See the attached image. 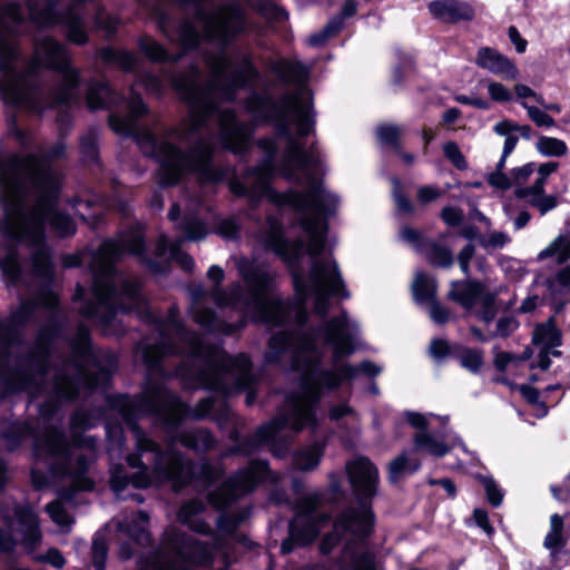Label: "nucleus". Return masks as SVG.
Returning <instances> with one entry per match:
<instances>
[{
	"label": "nucleus",
	"mask_w": 570,
	"mask_h": 570,
	"mask_svg": "<svg viewBox=\"0 0 570 570\" xmlns=\"http://www.w3.org/2000/svg\"><path fill=\"white\" fill-rule=\"evenodd\" d=\"M306 253L308 254V263L312 265L309 282L315 296L314 311L324 316L330 309V296L348 298L350 292L345 288L337 263L334 259L330 256H322L323 252Z\"/></svg>",
	"instance_id": "obj_15"
},
{
	"label": "nucleus",
	"mask_w": 570,
	"mask_h": 570,
	"mask_svg": "<svg viewBox=\"0 0 570 570\" xmlns=\"http://www.w3.org/2000/svg\"><path fill=\"white\" fill-rule=\"evenodd\" d=\"M443 151L445 157L451 160V163L458 168V169H464L466 168V161L461 153L459 146L455 142H446L443 147Z\"/></svg>",
	"instance_id": "obj_52"
},
{
	"label": "nucleus",
	"mask_w": 570,
	"mask_h": 570,
	"mask_svg": "<svg viewBox=\"0 0 570 570\" xmlns=\"http://www.w3.org/2000/svg\"><path fill=\"white\" fill-rule=\"evenodd\" d=\"M149 515L145 511L131 513L119 520L118 530L126 533L140 546L151 543V533L148 530Z\"/></svg>",
	"instance_id": "obj_26"
},
{
	"label": "nucleus",
	"mask_w": 570,
	"mask_h": 570,
	"mask_svg": "<svg viewBox=\"0 0 570 570\" xmlns=\"http://www.w3.org/2000/svg\"><path fill=\"white\" fill-rule=\"evenodd\" d=\"M265 154L264 159L256 167L249 169L242 179L229 180V189L236 196H246L255 204L269 193V181L275 170V158L278 150L276 138L266 137L257 142Z\"/></svg>",
	"instance_id": "obj_16"
},
{
	"label": "nucleus",
	"mask_w": 570,
	"mask_h": 570,
	"mask_svg": "<svg viewBox=\"0 0 570 570\" xmlns=\"http://www.w3.org/2000/svg\"><path fill=\"white\" fill-rule=\"evenodd\" d=\"M137 259L146 265L151 272L163 274L168 269L170 262H175L180 267L190 272L194 267V259L186 252H169L170 256H166L167 252H129Z\"/></svg>",
	"instance_id": "obj_21"
},
{
	"label": "nucleus",
	"mask_w": 570,
	"mask_h": 570,
	"mask_svg": "<svg viewBox=\"0 0 570 570\" xmlns=\"http://www.w3.org/2000/svg\"><path fill=\"white\" fill-rule=\"evenodd\" d=\"M404 416L406 421L415 429L421 430V432L426 431L429 426V416H434L433 414L424 415L417 412L406 411L404 412Z\"/></svg>",
	"instance_id": "obj_62"
},
{
	"label": "nucleus",
	"mask_w": 570,
	"mask_h": 570,
	"mask_svg": "<svg viewBox=\"0 0 570 570\" xmlns=\"http://www.w3.org/2000/svg\"><path fill=\"white\" fill-rule=\"evenodd\" d=\"M535 148L541 155L549 157L563 156L568 150L563 140L546 136H542L538 139Z\"/></svg>",
	"instance_id": "obj_41"
},
{
	"label": "nucleus",
	"mask_w": 570,
	"mask_h": 570,
	"mask_svg": "<svg viewBox=\"0 0 570 570\" xmlns=\"http://www.w3.org/2000/svg\"><path fill=\"white\" fill-rule=\"evenodd\" d=\"M535 170L534 163H528L521 167H515L510 171V175L503 173V170L495 169L488 176V183L498 189L508 190L511 187L524 188L523 185L529 180L530 176Z\"/></svg>",
	"instance_id": "obj_25"
},
{
	"label": "nucleus",
	"mask_w": 570,
	"mask_h": 570,
	"mask_svg": "<svg viewBox=\"0 0 570 570\" xmlns=\"http://www.w3.org/2000/svg\"><path fill=\"white\" fill-rule=\"evenodd\" d=\"M243 522L242 515H220L217 522L218 529L222 532L232 534L236 531L239 524Z\"/></svg>",
	"instance_id": "obj_60"
},
{
	"label": "nucleus",
	"mask_w": 570,
	"mask_h": 570,
	"mask_svg": "<svg viewBox=\"0 0 570 570\" xmlns=\"http://www.w3.org/2000/svg\"><path fill=\"white\" fill-rule=\"evenodd\" d=\"M238 271L244 278L247 289L239 284H233L226 289L220 287L224 271L218 265H212L207 278L213 282L210 288L202 284L189 287V312L195 323L208 332L233 334L245 326V322L228 324L220 321L215 312L205 306L212 299L218 307H236L249 314L255 322L268 326H278L287 322L292 314V305L282 299L276 293L271 274L262 266L240 261Z\"/></svg>",
	"instance_id": "obj_6"
},
{
	"label": "nucleus",
	"mask_w": 570,
	"mask_h": 570,
	"mask_svg": "<svg viewBox=\"0 0 570 570\" xmlns=\"http://www.w3.org/2000/svg\"><path fill=\"white\" fill-rule=\"evenodd\" d=\"M107 558V544L102 538H95L92 542V564L96 570H104Z\"/></svg>",
	"instance_id": "obj_49"
},
{
	"label": "nucleus",
	"mask_w": 570,
	"mask_h": 570,
	"mask_svg": "<svg viewBox=\"0 0 570 570\" xmlns=\"http://www.w3.org/2000/svg\"><path fill=\"white\" fill-rule=\"evenodd\" d=\"M426 307L429 308L430 317L434 323L442 325L450 321V311L445 306L439 304L436 301Z\"/></svg>",
	"instance_id": "obj_58"
},
{
	"label": "nucleus",
	"mask_w": 570,
	"mask_h": 570,
	"mask_svg": "<svg viewBox=\"0 0 570 570\" xmlns=\"http://www.w3.org/2000/svg\"><path fill=\"white\" fill-rule=\"evenodd\" d=\"M137 352L141 353V360L147 367V382L141 394L137 397L106 396L108 410L118 413L132 431L136 451L127 456V462L131 468L137 469V472L128 475L124 466H116L111 472L110 488L118 498H121V492L128 484H132L136 489H146L167 481L173 482L177 489L194 480H199L206 487L213 484L224 474L222 465H214L208 460H203L200 463L191 462L175 448L177 441L196 452L213 449L217 441L208 430L203 428L185 430L163 449L136 424L139 417L153 415L169 432L188 415L187 405L168 391L163 382L154 380V377L165 376L161 360L167 354L156 342L149 341L140 342Z\"/></svg>",
	"instance_id": "obj_1"
},
{
	"label": "nucleus",
	"mask_w": 570,
	"mask_h": 570,
	"mask_svg": "<svg viewBox=\"0 0 570 570\" xmlns=\"http://www.w3.org/2000/svg\"><path fill=\"white\" fill-rule=\"evenodd\" d=\"M521 106L527 109L529 118L538 126V127H553L556 125L554 119L549 116L546 111L534 107L529 106L525 101L521 102Z\"/></svg>",
	"instance_id": "obj_46"
},
{
	"label": "nucleus",
	"mask_w": 570,
	"mask_h": 570,
	"mask_svg": "<svg viewBox=\"0 0 570 570\" xmlns=\"http://www.w3.org/2000/svg\"><path fill=\"white\" fill-rule=\"evenodd\" d=\"M67 476L70 479L71 489L62 492L60 500L52 501V502L48 503L46 507V510L49 513L51 520L60 527H70L73 522L72 518L69 515V513L63 508L61 500L70 501L71 495L69 492L71 490L72 491H83L82 489L78 488L73 483L72 476H70V475H67ZM92 489H94V485L91 487V489H88L87 491L92 490Z\"/></svg>",
	"instance_id": "obj_33"
},
{
	"label": "nucleus",
	"mask_w": 570,
	"mask_h": 570,
	"mask_svg": "<svg viewBox=\"0 0 570 570\" xmlns=\"http://www.w3.org/2000/svg\"><path fill=\"white\" fill-rule=\"evenodd\" d=\"M475 63L504 79L513 80L519 76L517 66L508 57L490 47H481L478 50Z\"/></svg>",
	"instance_id": "obj_22"
},
{
	"label": "nucleus",
	"mask_w": 570,
	"mask_h": 570,
	"mask_svg": "<svg viewBox=\"0 0 570 570\" xmlns=\"http://www.w3.org/2000/svg\"><path fill=\"white\" fill-rule=\"evenodd\" d=\"M181 238L185 240H199L207 235L206 225L194 215H186L180 224Z\"/></svg>",
	"instance_id": "obj_40"
},
{
	"label": "nucleus",
	"mask_w": 570,
	"mask_h": 570,
	"mask_svg": "<svg viewBox=\"0 0 570 570\" xmlns=\"http://www.w3.org/2000/svg\"><path fill=\"white\" fill-rule=\"evenodd\" d=\"M532 343L538 348V355L535 361L531 363V367H539L542 371L548 370L551 364L550 357L561 356V352L557 347L562 344V337L553 317L534 328Z\"/></svg>",
	"instance_id": "obj_20"
},
{
	"label": "nucleus",
	"mask_w": 570,
	"mask_h": 570,
	"mask_svg": "<svg viewBox=\"0 0 570 570\" xmlns=\"http://www.w3.org/2000/svg\"><path fill=\"white\" fill-rule=\"evenodd\" d=\"M220 540L206 543L176 528L165 531L163 547L144 562L139 570H191V564L210 566Z\"/></svg>",
	"instance_id": "obj_11"
},
{
	"label": "nucleus",
	"mask_w": 570,
	"mask_h": 570,
	"mask_svg": "<svg viewBox=\"0 0 570 570\" xmlns=\"http://www.w3.org/2000/svg\"><path fill=\"white\" fill-rule=\"evenodd\" d=\"M401 134L402 129L397 125H381L376 128V137L383 145L391 146L395 151L401 149Z\"/></svg>",
	"instance_id": "obj_42"
},
{
	"label": "nucleus",
	"mask_w": 570,
	"mask_h": 570,
	"mask_svg": "<svg viewBox=\"0 0 570 570\" xmlns=\"http://www.w3.org/2000/svg\"><path fill=\"white\" fill-rule=\"evenodd\" d=\"M146 317L154 324L158 334L156 342L167 354H186L190 367L179 366L176 374L195 380L199 386L208 389L225 399L234 393L248 390L245 402L250 406L256 401L252 362L244 354L230 356L219 345L205 343L195 333L186 331L178 317L177 306H171L166 320H157L151 314Z\"/></svg>",
	"instance_id": "obj_7"
},
{
	"label": "nucleus",
	"mask_w": 570,
	"mask_h": 570,
	"mask_svg": "<svg viewBox=\"0 0 570 570\" xmlns=\"http://www.w3.org/2000/svg\"><path fill=\"white\" fill-rule=\"evenodd\" d=\"M547 177L540 176L535 179L533 185L528 186L525 188H517L514 190V195L517 198L523 199L528 198L529 196L534 195H542L544 194V184H546Z\"/></svg>",
	"instance_id": "obj_55"
},
{
	"label": "nucleus",
	"mask_w": 570,
	"mask_h": 570,
	"mask_svg": "<svg viewBox=\"0 0 570 570\" xmlns=\"http://www.w3.org/2000/svg\"><path fill=\"white\" fill-rule=\"evenodd\" d=\"M413 443L414 450L425 451L438 458L444 456L450 451V446L444 441L436 439L426 431L416 433L413 438Z\"/></svg>",
	"instance_id": "obj_36"
},
{
	"label": "nucleus",
	"mask_w": 570,
	"mask_h": 570,
	"mask_svg": "<svg viewBox=\"0 0 570 570\" xmlns=\"http://www.w3.org/2000/svg\"><path fill=\"white\" fill-rule=\"evenodd\" d=\"M99 57L105 63H111L126 72L135 70L138 66V58L130 51L119 50L112 47H105L99 50Z\"/></svg>",
	"instance_id": "obj_34"
},
{
	"label": "nucleus",
	"mask_w": 570,
	"mask_h": 570,
	"mask_svg": "<svg viewBox=\"0 0 570 570\" xmlns=\"http://www.w3.org/2000/svg\"><path fill=\"white\" fill-rule=\"evenodd\" d=\"M262 242L266 245V249H289L284 236V228L279 220L273 216L266 219Z\"/></svg>",
	"instance_id": "obj_35"
},
{
	"label": "nucleus",
	"mask_w": 570,
	"mask_h": 570,
	"mask_svg": "<svg viewBox=\"0 0 570 570\" xmlns=\"http://www.w3.org/2000/svg\"><path fill=\"white\" fill-rule=\"evenodd\" d=\"M97 249H145V230L141 225L121 229L116 238L106 239Z\"/></svg>",
	"instance_id": "obj_28"
},
{
	"label": "nucleus",
	"mask_w": 570,
	"mask_h": 570,
	"mask_svg": "<svg viewBox=\"0 0 570 570\" xmlns=\"http://www.w3.org/2000/svg\"><path fill=\"white\" fill-rule=\"evenodd\" d=\"M421 466V462L412 452H403L389 464V479L392 483L415 473Z\"/></svg>",
	"instance_id": "obj_31"
},
{
	"label": "nucleus",
	"mask_w": 570,
	"mask_h": 570,
	"mask_svg": "<svg viewBox=\"0 0 570 570\" xmlns=\"http://www.w3.org/2000/svg\"><path fill=\"white\" fill-rule=\"evenodd\" d=\"M138 47L140 51L151 61H167V60H177V58H173L166 49L155 41L149 36H142L138 40Z\"/></svg>",
	"instance_id": "obj_39"
},
{
	"label": "nucleus",
	"mask_w": 570,
	"mask_h": 570,
	"mask_svg": "<svg viewBox=\"0 0 570 570\" xmlns=\"http://www.w3.org/2000/svg\"><path fill=\"white\" fill-rule=\"evenodd\" d=\"M508 240L509 237L504 233L494 230L480 237L479 245L482 247H503Z\"/></svg>",
	"instance_id": "obj_59"
},
{
	"label": "nucleus",
	"mask_w": 570,
	"mask_h": 570,
	"mask_svg": "<svg viewBox=\"0 0 570 570\" xmlns=\"http://www.w3.org/2000/svg\"><path fill=\"white\" fill-rule=\"evenodd\" d=\"M69 345L71 356L61 360L53 367L50 366L41 391L30 393L32 396L42 392L51 394L39 406L43 432L40 433L31 421L16 422L3 433V439L7 448L14 451L23 440L32 438L36 460L43 462L51 475H70L78 488L88 490L92 487V480L86 473L95 460L96 440L91 436L78 438L75 433L72 442H69L61 429L48 423L57 414L59 401L76 399L81 389H105L117 368V357L108 351H94L89 331L85 325L78 326L77 334L70 340ZM105 415V411L97 415L77 411L70 417V428L75 432L79 429H89L95 425V417Z\"/></svg>",
	"instance_id": "obj_3"
},
{
	"label": "nucleus",
	"mask_w": 570,
	"mask_h": 570,
	"mask_svg": "<svg viewBox=\"0 0 570 570\" xmlns=\"http://www.w3.org/2000/svg\"><path fill=\"white\" fill-rule=\"evenodd\" d=\"M92 275V301L80 307V314L96 320L106 334L119 335L118 312H129L144 307L140 282L137 277L118 273L116 261L121 252H89Z\"/></svg>",
	"instance_id": "obj_9"
},
{
	"label": "nucleus",
	"mask_w": 570,
	"mask_h": 570,
	"mask_svg": "<svg viewBox=\"0 0 570 570\" xmlns=\"http://www.w3.org/2000/svg\"><path fill=\"white\" fill-rule=\"evenodd\" d=\"M452 252H428V261L436 267L449 268L453 264Z\"/></svg>",
	"instance_id": "obj_61"
},
{
	"label": "nucleus",
	"mask_w": 570,
	"mask_h": 570,
	"mask_svg": "<svg viewBox=\"0 0 570 570\" xmlns=\"http://www.w3.org/2000/svg\"><path fill=\"white\" fill-rule=\"evenodd\" d=\"M282 479L283 474L271 471L266 461L252 460L210 491L207 499L214 508L222 510L253 492L261 482L277 484Z\"/></svg>",
	"instance_id": "obj_14"
},
{
	"label": "nucleus",
	"mask_w": 570,
	"mask_h": 570,
	"mask_svg": "<svg viewBox=\"0 0 570 570\" xmlns=\"http://www.w3.org/2000/svg\"><path fill=\"white\" fill-rule=\"evenodd\" d=\"M414 301L419 305H430L436 297V282L424 273H416L412 284Z\"/></svg>",
	"instance_id": "obj_32"
},
{
	"label": "nucleus",
	"mask_w": 570,
	"mask_h": 570,
	"mask_svg": "<svg viewBox=\"0 0 570 570\" xmlns=\"http://www.w3.org/2000/svg\"><path fill=\"white\" fill-rule=\"evenodd\" d=\"M373 528L374 514L366 504L360 511L347 507L336 518L334 531L323 539L320 550L328 554L344 538L346 542L338 559L341 569L377 570L374 554L365 547Z\"/></svg>",
	"instance_id": "obj_10"
},
{
	"label": "nucleus",
	"mask_w": 570,
	"mask_h": 570,
	"mask_svg": "<svg viewBox=\"0 0 570 570\" xmlns=\"http://www.w3.org/2000/svg\"><path fill=\"white\" fill-rule=\"evenodd\" d=\"M206 510V504L199 499H191L186 501L178 511V521L187 525L190 530L208 534L210 533V525L202 518Z\"/></svg>",
	"instance_id": "obj_29"
},
{
	"label": "nucleus",
	"mask_w": 570,
	"mask_h": 570,
	"mask_svg": "<svg viewBox=\"0 0 570 570\" xmlns=\"http://www.w3.org/2000/svg\"><path fill=\"white\" fill-rule=\"evenodd\" d=\"M99 129L89 127L85 134L80 136L79 148L82 160L87 164H98L99 161Z\"/></svg>",
	"instance_id": "obj_37"
},
{
	"label": "nucleus",
	"mask_w": 570,
	"mask_h": 570,
	"mask_svg": "<svg viewBox=\"0 0 570 570\" xmlns=\"http://www.w3.org/2000/svg\"><path fill=\"white\" fill-rule=\"evenodd\" d=\"M321 502V494L311 493L302 498L297 508L299 513L289 524V533L299 546H306L311 543L318 534L322 523L328 521L326 514L321 515L318 520H315L314 512L316 511Z\"/></svg>",
	"instance_id": "obj_19"
},
{
	"label": "nucleus",
	"mask_w": 570,
	"mask_h": 570,
	"mask_svg": "<svg viewBox=\"0 0 570 570\" xmlns=\"http://www.w3.org/2000/svg\"><path fill=\"white\" fill-rule=\"evenodd\" d=\"M95 23L98 28L104 29L107 36L116 32L118 20L107 13L102 8L96 7Z\"/></svg>",
	"instance_id": "obj_47"
},
{
	"label": "nucleus",
	"mask_w": 570,
	"mask_h": 570,
	"mask_svg": "<svg viewBox=\"0 0 570 570\" xmlns=\"http://www.w3.org/2000/svg\"><path fill=\"white\" fill-rule=\"evenodd\" d=\"M448 297L468 312H474L485 323L495 317L498 293L489 291L479 282H452Z\"/></svg>",
	"instance_id": "obj_17"
},
{
	"label": "nucleus",
	"mask_w": 570,
	"mask_h": 570,
	"mask_svg": "<svg viewBox=\"0 0 570 570\" xmlns=\"http://www.w3.org/2000/svg\"><path fill=\"white\" fill-rule=\"evenodd\" d=\"M14 515L22 533L21 543L28 552H32L41 541L38 517L30 507H17Z\"/></svg>",
	"instance_id": "obj_23"
},
{
	"label": "nucleus",
	"mask_w": 570,
	"mask_h": 570,
	"mask_svg": "<svg viewBox=\"0 0 570 570\" xmlns=\"http://www.w3.org/2000/svg\"><path fill=\"white\" fill-rule=\"evenodd\" d=\"M325 442H313L297 450L293 454V465L299 471H312L316 469L323 458Z\"/></svg>",
	"instance_id": "obj_30"
},
{
	"label": "nucleus",
	"mask_w": 570,
	"mask_h": 570,
	"mask_svg": "<svg viewBox=\"0 0 570 570\" xmlns=\"http://www.w3.org/2000/svg\"><path fill=\"white\" fill-rule=\"evenodd\" d=\"M441 219L451 227L460 226L464 218V213L461 208L446 206L440 213Z\"/></svg>",
	"instance_id": "obj_54"
},
{
	"label": "nucleus",
	"mask_w": 570,
	"mask_h": 570,
	"mask_svg": "<svg viewBox=\"0 0 570 570\" xmlns=\"http://www.w3.org/2000/svg\"><path fill=\"white\" fill-rule=\"evenodd\" d=\"M124 100V97L112 91L106 81L91 80L86 92L89 109H108Z\"/></svg>",
	"instance_id": "obj_27"
},
{
	"label": "nucleus",
	"mask_w": 570,
	"mask_h": 570,
	"mask_svg": "<svg viewBox=\"0 0 570 570\" xmlns=\"http://www.w3.org/2000/svg\"><path fill=\"white\" fill-rule=\"evenodd\" d=\"M26 17L21 4L0 7V94L7 105L41 114L57 105L78 104L79 71L71 66L67 47L52 37L35 41L28 72L14 68L18 58L14 37L22 31Z\"/></svg>",
	"instance_id": "obj_5"
},
{
	"label": "nucleus",
	"mask_w": 570,
	"mask_h": 570,
	"mask_svg": "<svg viewBox=\"0 0 570 570\" xmlns=\"http://www.w3.org/2000/svg\"><path fill=\"white\" fill-rule=\"evenodd\" d=\"M488 91L490 97L495 101H509L511 100L510 91L500 82L491 81L488 85Z\"/></svg>",
	"instance_id": "obj_63"
},
{
	"label": "nucleus",
	"mask_w": 570,
	"mask_h": 570,
	"mask_svg": "<svg viewBox=\"0 0 570 570\" xmlns=\"http://www.w3.org/2000/svg\"><path fill=\"white\" fill-rule=\"evenodd\" d=\"M0 269L7 286L35 289L33 297H20V305L0 325V343L3 348L21 340V328L29 322L38 306L53 313L58 308V297L50 289L55 277V267L49 252H0Z\"/></svg>",
	"instance_id": "obj_8"
},
{
	"label": "nucleus",
	"mask_w": 570,
	"mask_h": 570,
	"mask_svg": "<svg viewBox=\"0 0 570 570\" xmlns=\"http://www.w3.org/2000/svg\"><path fill=\"white\" fill-rule=\"evenodd\" d=\"M441 196V191L439 188L433 186H422L417 190V199L422 204L431 203L438 199Z\"/></svg>",
	"instance_id": "obj_64"
},
{
	"label": "nucleus",
	"mask_w": 570,
	"mask_h": 570,
	"mask_svg": "<svg viewBox=\"0 0 570 570\" xmlns=\"http://www.w3.org/2000/svg\"><path fill=\"white\" fill-rule=\"evenodd\" d=\"M294 283L298 295L297 302L294 306L295 321L297 326H303L305 325L308 318V314L305 307L306 295L304 293V285L299 279V275L296 272L294 273Z\"/></svg>",
	"instance_id": "obj_44"
},
{
	"label": "nucleus",
	"mask_w": 570,
	"mask_h": 570,
	"mask_svg": "<svg viewBox=\"0 0 570 570\" xmlns=\"http://www.w3.org/2000/svg\"><path fill=\"white\" fill-rule=\"evenodd\" d=\"M519 326L518 321L512 316H504L497 322L494 336L507 337L512 334Z\"/></svg>",
	"instance_id": "obj_57"
},
{
	"label": "nucleus",
	"mask_w": 570,
	"mask_h": 570,
	"mask_svg": "<svg viewBox=\"0 0 570 570\" xmlns=\"http://www.w3.org/2000/svg\"><path fill=\"white\" fill-rule=\"evenodd\" d=\"M136 83L141 85L150 95L160 96L164 90L163 81L155 75L141 72L137 75Z\"/></svg>",
	"instance_id": "obj_45"
},
{
	"label": "nucleus",
	"mask_w": 570,
	"mask_h": 570,
	"mask_svg": "<svg viewBox=\"0 0 570 570\" xmlns=\"http://www.w3.org/2000/svg\"><path fill=\"white\" fill-rule=\"evenodd\" d=\"M400 238L404 240L406 245L412 247H423L428 245L422 232L407 226L401 228Z\"/></svg>",
	"instance_id": "obj_51"
},
{
	"label": "nucleus",
	"mask_w": 570,
	"mask_h": 570,
	"mask_svg": "<svg viewBox=\"0 0 570 570\" xmlns=\"http://www.w3.org/2000/svg\"><path fill=\"white\" fill-rule=\"evenodd\" d=\"M455 356L461 366L473 374L480 372L483 365V352L479 348L455 345Z\"/></svg>",
	"instance_id": "obj_38"
},
{
	"label": "nucleus",
	"mask_w": 570,
	"mask_h": 570,
	"mask_svg": "<svg viewBox=\"0 0 570 570\" xmlns=\"http://www.w3.org/2000/svg\"><path fill=\"white\" fill-rule=\"evenodd\" d=\"M328 417L331 421L335 422H338L342 419H347L351 422L353 429L358 428V413L347 403L332 405L328 410Z\"/></svg>",
	"instance_id": "obj_43"
},
{
	"label": "nucleus",
	"mask_w": 570,
	"mask_h": 570,
	"mask_svg": "<svg viewBox=\"0 0 570 570\" xmlns=\"http://www.w3.org/2000/svg\"><path fill=\"white\" fill-rule=\"evenodd\" d=\"M430 12L445 22L471 20L474 16L472 7L459 0H436L429 4Z\"/></svg>",
	"instance_id": "obj_24"
},
{
	"label": "nucleus",
	"mask_w": 570,
	"mask_h": 570,
	"mask_svg": "<svg viewBox=\"0 0 570 570\" xmlns=\"http://www.w3.org/2000/svg\"><path fill=\"white\" fill-rule=\"evenodd\" d=\"M345 468L358 502L356 507H351L360 511L366 504L372 511L370 501L375 495L377 489V468L365 456H357L348 461Z\"/></svg>",
	"instance_id": "obj_18"
},
{
	"label": "nucleus",
	"mask_w": 570,
	"mask_h": 570,
	"mask_svg": "<svg viewBox=\"0 0 570 570\" xmlns=\"http://www.w3.org/2000/svg\"><path fill=\"white\" fill-rule=\"evenodd\" d=\"M88 0H27L30 19L40 27L62 23L67 29V38L76 45L88 41L83 6Z\"/></svg>",
	"instance_id": "obj_13"
},
{
	"label": "nucleus",
	"mask_w": 570,
	"mask_h": 570,
	"mask_svg": "<svg viewBox=\"0 0 570 570\" xmlns=\"http://www.w3.org/2000/svg\"><path fill=\"white\" fill-rule=\"evenodd\" d=\"M480 481L484 487L489 502L493 507H499L503 500L502 490L498 487V484L492 478L481 476Z\"/></svg>",
	"instance_id": "obj_48"
},
{
	"label": "nucleus",
	"mask_w": 570,
	"mask_h": 570,
	"mask_svg": "<svg viewBox=\"0 0 570 570\" xmlns=\"http://www.w3.org/2000/svg\"><path fill=\"white\" fill-rule=\"evenodd\" d=\"M358 333L357 323L342 311L315 330L278 332L269 338L266 362L302 372L301 387L291 395L309 428H316L315 411L323 390L336 389L357 373L367 376L381 373V367L371 361L357 366L340 364L341 358L355 352Z\"/></svg>",
	"instance_id": "obj_4"
},
{
	"label": "nucleus",
	"mask_w": 570,
	"mask_h": 570,
	"mask_svg": "<svg viewBox=\"0 0 570 570\" xmlns=\"http://www.w3.org/2000/svg\"><path fill=\"white\" fill-rule=\"evenodd\" d=\"M529 203L539 209L541 215H546L558 205L557 197L553 195H534L531 196Z\"/></svg>",
	"instance_id": "obj_50"
},
{
	"label": "nucleus",
	"mask_w": 570,
	"mask_h": 570,
	"mask_svg": "<svg viewBox=\"0 0 570 570\" xmlns=\"http://www.w3.org/2000/svg\"><path fill=\"white\" fill-rule=\"evenodd\" d=\"M217 399L215 397H207L200 400L193 410V412L190 413V416L196 420H202L214 411Z\"/></svg>",
	"instance_id": "obj_56"
},
{
	"label": "nucleus",
	"mask_w": 570,
	"mask_h": 570,
	"mask_svg": "<svg viewBox=\"0 0 570 570\" xmlns=\"http://www.w3.org/2000/svg\"><path fill=\"white\" fill-rule=\"evenodd\" d=\"M430 354L438 361H442L446 356L454 354L455 346L451 347L450 344L444 340H433L430 344Z\"/></svg>",
	"instance_id": "obj_53"
},
{
	"label": "nucleus",
	"mask_w": 570,
	"mask_h": 570,
	"mask_svg": "<svg viewBox=\"0 0 570 570\" xmlns=\"http://www.w3.org/2000/svg\"><path fill=\"white\" fill-rule=\"evenodd\" d=\"M291 394L286 396L284 407L268 422L255 431V433L226 449L220 458L225 459L230 455H250L257 452L262 446L269 445L274 456L283 458L289 449L291 440L277 442L276 438L285 429H289L294 433H299L309 426L304 419L302 410Z\"/></svg>",
	"instance_id": "obj_12"
},
{
	"label": "nucleus",
	"mask_w": 570,
	"mask_h": 570,
	"mask_svg": "<svg viewBox=\"0 0 570 570\" xmlns=\"http://www.w3.org/2000/svg\"><path fill=\"white\" fill-rule=\"evenodd\" d=\"M283 83H293L297 89L285 92L275 99L267 92L253 91L245 101V109L258 122L273 124L278 137L286 145L281 156L279 171L286 179L302 184L307 189H291L273 194L272 198L279 205H288L299 214V225L307 244L301 242L295 249H326V224L324 218L335 213L338 197L326 190L315 171L322 166L318 149L313 144L308 149L301 141L314 131L315 114L309 92L305 87L308 69L298 61L275 60L269 66Z\"/></svg>",
	"instance_id": "obj_2"
}]
</instances>
